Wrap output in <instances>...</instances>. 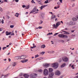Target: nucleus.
Instances as JSON below:
<instances>
[{"label": "nucleus", "mask_w": 78, "mask_h": 78, "mask_svg": "<svg viewBox=\"0 0 78 78\" xmlns=\"http://www.w3.org/2000/svg\"><path fill=\"white\" fill-rule=\"evenodd\" d=\"M38 11H39L38 9H37V8H36V7H34L32 11L30 12V14H31V13H33L34 12H35V13L36 14L38 12Z\"/></svg>", "instance_id": "nucleus-1"}, {"label": "nucleus", "mask_w": 78, "mask_h": 78, "mask_svg": "<svg viewBox=\"0 0 78 78\" xmlns=\"http://www.w3.org/2000/svg\"><path fill=\"white\" fill-rule=\"evenodd\" d=\"M51 66L53 68H56V69H57L59 66V63H54L52 64Z\"/></svg>", "instance_id": "nucleus-2"}, {"label": "nucleus", "mask_w": 78, "mask_h": 78, "mask_svg": "<svg viewBox=\"0 0 78 78\" xmlns=\"http://www.w3.org/2000/svg\"><path fill=\"white\" fill-rule=\"evenodd\" d=\"M61 25V22L58 21L56 25L55 24H54L52 26L54 28H57L59 25Z\"/></svg>", "instance_id": "nucleus-3"}, {"label": "nucleus", "mask_w": 78, "mask_h": 78, "mask_svg": "<svg viewBox=\"0 0 78 78\" xmlns=\"http://www.w3.org/2000/svg\"><path fill=\"white\" fill-rule=\"evenodd\" d=\"M44 75H48V72L47 69H44Z\"/></svg>", "instance_id": "nucleus-4"}, {"label": "nucleus", "mask_w": 78, "mask_h": 78, "mask_svg": "<svg viewBox=\"0 0 78 78\" xmlns=\"http://www.w3.org/2000/svg\"><path fill=\"white\" fill-rule=\"evenodd\" d=\"M62 59L64 62H68V58L66 56L63 57Z\"/></svg>", "instance_id": "nucleus-5"}, {"label": "nucleus", "mask_w": 78, "mask_h": 78, "mask_svg": "<svg viewBox=\"0 0 78 78\" xmlns=\"http://www.w3.org/2000/svg\"><path fill=\"white\" fill-rule=\"evenodd\" d=\"M50 66V63H45L43 65L44 67H45L46 68H47V67H49V66Z\"/></svg>", "instance_id": "nucleus-6"}, {"label": "nucleus", "mask_w": 78, "mask_h": 78, "mask_svg": "<svg viewBox=\"0 0 78 78\" xmlns=\"http://www.w3.org/2000/svg\"><path fill=\"white\" fill-rule=\"evenodd\" d=\"M36 76H37V74L34 73H32L30 75V76L31 78H34Z\"/></svg>", "instance_id": "nucleus-7"}, {"label": "nucleus", "mask_w": 78, "mask_h": 78, "mask_svg": "<svg viewBox=\"0 0 78 78\" xmlns=\"http://www.w3.org/2000/svg\"><path fill=\"white\" fill-rule=\"evenodd\" d=\"M60 74H61V73H60V72L58 70H57L55 72V75H56L59 76L60 75Z\"/></svg>", "instance_id": "nucleus-8"}, {"label": "nucleus", "mask_w": 78, "mask_h": 78, "mask_svg": "<svg viewBox=\"0 0 78 78\" xmlns=\"http://www.w3.org/2000/svg\"><path fill=\"white\" fill-rule=\"evenodd\" d=\"M26 58H27V57L26 56V55H22L21 56H20V59H25Z\"/></svg>", "instance_id": "nucleus-9"}, {"label": "nucleus", "mask_w": 78, "mask_h": 78, "mask_svg": "<svg viewBox=\"0 0 78 78\" xmlns=\"http://www.w3.org/2000/svg\"><path fill=\"white\" fill-rule=\"evenodd\" d=\"M56 17V16L55 15H52L51 16V20H53L54 19H55V18Z\"/></svg>", "instance_id": "nucleus-10"}, {"label": "nucleus", "mask_w": 78, "mask_h": 78, "mask_svg": "<svg viewBox=\"0 0 78 78\" xmlns=\"http://www.w3.org/2000/svg\"><path fill=\"white\" fill-rule=\"evenodd\" d=\"M17 64V63L16 62H13L11 64V66H12V67H15L16 66Z\"/></svg>", "instance_id": "nucleus-11"}, {"label": "nucleus", "mask_w": 78, "mask_h": 78, "mask_svg": "<svg viewBox=\"0 0 78 78\" xmlns=\"http://www.w3.org/2000/svg\"><path fill=\"white\" fill-rule=\"evenodd\" d=\"M58 36L59 37L64 38V34H59L58 35Z\"/></svg>", "instance_id": "nucleus-12"}, {"label": "nucleus", "mask_w": 78, "mask_h": 78, "mask_svg": "<svg viewBox=\"0 0 78 78\" xmlns=\"http://www.w3.org/2000/svg\"><path fill=\"white\" fill-rule=\"evenodd\" d=\"M28 61V59H24L23 60H22L21 61V62L22 63H24V62H27Z\"/></svg>", "instance_id": "nucleus-13"}, {"label": "nucleus", "mask_w": 78, "mask_h": 78, "mask_svg": "<svg viewBox=\"0 0 78 78\" xmlns=\"http://www.w3.org/2000/svg\"><path fill=\"white\" fill-rule=\"evenodd\" d=\"M29 76L27 74H25L23 75V76L25 78H28Z\"/></svg>", "instance_id": "nucleus-14"}, {"label": "nucleus", "mask_w": 78, "mask_h": 78, "mask_svg": "<svg viewBox=\"0 0 78 78\" xmlns=\"http://www.w3.org/2000/svg\"><path fill=\"white\" fill-rule=\"evenodd\" d=\"M11 33V32H9L8 31H6V36H8V35H10Z\"/></svg>", "instance_id": "nucleus-15"}, {"label": "nucleus", "mask_w": 78, "mask_h": 78, "mask_svg": "<svg viewBox=\"0 0 78 78\" xmlns=\"http://www.w3.org/2000/svg\"><path fill=\"white\" fill-rule=\"evenodd\" d=\"M47 6L46 5H42L41 7L40 8L41 10H42V9L43 8H45V7H46Z\"/></svg>", "instance_id": "nucleus-16"}, {"label": "nucleus", "mask_w": 78, "mask_h": 78, "mask_svg": "<svg viewBox=\"0 0 78 78\" xmlns=\"http://www.w3.org/2000/svg\"><path fill=\"white\" fill-rule=\"evenodd\" d=\"M46 47V46H45V44H43L41 46V48H45Z\"/></svg>", "instance_id": "nucleus-17"}, {"label": "nucleus", "mask_w": 78, "mask_h": 78, "mask_svg": "<svg viewBox=\"0 0 78 78\" xmlns=\"http://www.w3.org/2000/svg\"><path fill=\"white\" fill-rule=\"evenodd\" d=\"M53 69H49V73H51V72H53Z\"/></svg>", "instance_id": "nucleus-18"}, {"label": "nucleus", "mask_w": 78, "mask_h": 78, "mask_svg": "<svg viewBox=\"0 0 78 78\" xmlns=\"http://www.w3.org/2000/svg\"><path fill=\"white\" fill-rule=\"evenodd\" d=\"M70 24L71 25H74L75 24V22H70Z\"/></svg>", "instance_id": "nucleus-19"}, {"label": "nucleus", "mask_w": 78, "mask_h": 78, "mask_svg": "<svg viewBox=\"0 0 78 78\" xmlns=\"http://www.w3.org/2000/svg\"><path fill=\"white\" fill-rule=\"evenodd\" d=\"M15 59H20V56L16 57L15 58Z\"/></svg>", "instance_id": "nucleus-20"}, {"label": "nucleus", "mask_w": 78, "mask_h": 78, "mask_svg": "<svg viewBox=\"0 0 78 78\" xmlns=\"http://www.w3.org/2000/svg\"><path fill=\"white\" fill-rule=\"evenodd\" d=\"M20 14H18V13H16V14L15 15V16L16 17H19V16L20 15Z\"/></svg>", "instance_id": "nucleus-21"}, {"label": "nucleus", "mask_w": 78, "mask_h": 78, "mask_svg": "<svg viewBox=\"0 0 78 78\" xmlns=\"http://www.w3.org/2000/svg\"><path fill=\"white\" fill-rule=\"evenodd\" d=\"M66 65V63H63L61 66V67H65Z\"/></svg>", "instance_id": "nucleus-22"}, {"label": "nucleus", "mask_w": 78, "mask_h": 78, "mask_svg": "<svg viewBox=\"0 0 78 78\" xmlns=\"http://www.w3.org/2000/svg\"><path fill=\"white\" fill-rule=\"evenodd\" d=\"M6 76L5 75H2V76H1V78H5V77Z\"/></svg>", "instance_id": "nucleus-23"}, {"label": "nucleus", "mask_w": 78, "mask_h": 78, "mask_svg": "<svg viewBox=\"0 0 78 78\" xmlns=\"http://www.w3.org/2000/svg\"><path fill=\"white\" fill-rule=\"evenodd\" d=\"M64 34H69L70 33H69V32L66 31L65 33H64Z\"/></svg>", "instance_id": "nucleus-24"}, {"label": "nucleus", "mask_w": 78, "mask_h": 78, "mask_svg": "<svg viewBox=\"0 0 78 78\" xmlns=\"http://www.w3.org/2000/svg\"><path fill=\"white\" fill-rule=\"evenodd\" d=\"M49 75H51V76H52V77H53V76L54 75V73H51L49 74Z\"/></svg>", "instance_id": "nucleus-25"}, {"label": "nucleus", "mask_w": 78, "mask_h": 78, "mask_svg": "<svg viewBox=\"0 0 78 78\" xmlns=\"http://www.w3.org/2000/svg\"><path fill=\"white\" fill-rule=\"evenodd\" d=\"M73 21H76V20H77V19L75 18H73Z\"/></svg>", "instance_id": "nucleus-26"}, {"label": "nucleus", "mask_w": 78, "mask_h": 78, "mask_svg": "<svg viewBox=\"0 0 78 78\" xmlns=\"http://www.w3.org/2000/svg\"><path fill=\"white\" fill-rule=\"evenodd\" d=\"M51 74L49 75V77H48V78H53V77H52V76H51Z\"/></svg>", "instance_id": "nucleus-27"}, {"label": "nucleus", "mask_w": 78, "mask_h": 78, "mask_svg": "<svg viewBox=\"0 0 78 78\" xmlns=\"http://www.w3.org/2000/svg\"><path fill=\"white\" fill-rule=\"evenodd\" d=\"M30 8V6L28 5L26 7L25 9H28Z\"/></svg>", "instance_id": "nucleus-28"}, {"label": "nucleus", "mask_w": 78, "mask_h": 78, "mask_svg": "<svg viewBox=\"0 0 78 78\" xmlns=\"http://www.w3.org/2000/svg\"><path fill=\"white\" fill-rule=\"evenodd\" d=\"M53 33H49L48 34H47V36H48V35H50V34H52Z\"/></svg>", "instance_id": "nucleus-29"}, {"label": "nucleus", "mask_w": 78, "mask_h": 78, "mask_svg": "<svg viewBox=\"0 0 78 78\" xmlns=\"http://www.w3.org/2000/svg\"><path fill=\"white\" fill-rule=\"evenodd\" d=\"M14 25H12L10 26V28H14Z\"/></svg>", "instance_id": "nucleus-30"}, {"label": "nucleus", "mask_w": 78, "mask_h": 78, "mask_svg": "<svg viewBox=\"0 0 78 78\" xmlns=\"http://www.w3.org/2000/svg\"><path fill=\"white\" fill-rule=\"evenodd\" d=\"M20 76H23V73H20Z\"/></svg>", "instance_id": "nucleus-31"}, {"label": "nucleus", "mask_w": 78, "mask_h": 78, "mask_svg": "<svg viewBox=\"0 0 78 78\" xmlns=\"http://www.w3.org/2000/svg\"><path fill=\"white\" fill-rule=\"evenodd\" d=\"M38 72H42V69L38 70Z\"/></svg>", "instance_id": "nucleus-32"}, {"label": "nucleus", "mask_w": 78, "mask_h": 78, "mask_svg": "<svg viewBox=\"0 0 78 78\" xmlns=\"http://www.w3.org/2000/svg\"><path fill=\"white\" fill-rule=\"evenodd\" d=\"M64 36V37H66V38H67L68 37H67V36L65 35H63Z\"/></svg>", "instance_id": "nucleus-33"}, {"label": "nucleus", "mask_w": 78, "mask_h": 78, "mask_svg": "<svg viewBox=\"0 0 78 78\" xmlns=\"http://www.w3.org/2000/svg\"><path fill=\"white\" fill-rule=\"evenodd\" d=\"M0 11H1V12H2V11H3V9H2V8L0 7Z\"/></svg>", "instance_id": "nucleus-34"}, {"label": "nucleus", "mask_w": 78, "mask_h": 78, "mask_svg": "<svg viewBox=\"0 0 78 78\" xmlns=\"http://www.w3.org/2000/svg\"><path fill=\"white\" fill-rule=\"evenodd\" d=\"M75 66V65H73L72 66H71V67L73 68V69H74V67Z\"/></svg>", "instance_id": "nucleus-35"}, {"label": "nucleus", "mask_w": 78, "mask_h": 78, "mask_svg": "<svg viewBox=\"0 0 78 78\" xmlns=\"http://www.w3.org/2000/svg\"><path fill=\"white\" fill-rule=\"evenodd\" d=\"M31 2L33 3H36L34 2V0H32Z\"/></svg>", "instance_id": "nucleus-36"}, {"label": "nucleus", "mask_w": 78, "mask_h": 78, "mask_svg": "<svg viewBox=\"0 0 78 78\" xmlns=\"http://www.w3.org/2000/svg\"><path fill=\"white\" fill-rule=\"evenodd\" d=\"M48 0H47L45 1V3H46V4L48 3Z\"/></svg>", "instance_id": "nucleus-37"}, {"label": "nucleus", "mask_w": 78, "mask_h": 78, "mask_svg": "<svg viewBox=\"0 0 78 78\" xmlns=\"http://www.w3.org/2000/svg\"><path fill=\"white\" fill-rule=\"evenodd\" d=\"M40 22L41 23H40L39 24H42V23H43V21L41 20L40 21Z\"/></svg>", "instance_id": "nucleus-38"}, {"label": "nucleus", "mask_w": 78, "mask_h": 78, "mask_svg": "<svg viewBox=\"0 0 78 78\" xmlns=\"http://www.w3.org/2000/svg\"><path fill=\"white\" fill-rule=\"evenodd\" d=\"M58 34V33H56L55 34H54V35L55 36H56V35Z\"/></svg>", "instance_id": "nucleus-39"}, {"label": "nucleus", "mask_w": 78, "mask_h": 78, "mask_svg": "<svg viewBox=\"0 0 78 78\" xmlns=\"http://www.w3.org/2000/svg\"><path fill=\"white\" fill-rule=\"evenodd\" d=\"M11 36H14V33H12H12H11L10 34Z\"/></svg>", "instance_id": "nucleus-40"}, {"label": "nucleus", "mask_w": 78, "mask_h": 78, "mask_svg": "<svg viewBox=\"0 0 78 78\" xmlns=\"http://www.w3.org/2000/svg\"><path fill=\"white\" fill-rule=\"evenodd\" d=\"M39 56V55H35V58H36L37 57H38Z\"/></svg>", "instance_id": "nucleus-41"}, {"label": "nucleus", "mask_w": 78, "mask_h": 78, "mask_svg": "<svg viewBox=\"0 0 78 78\" xmlns=\"http://www.w3.org/2000/svg\"><path fill=\"white\" fill-rule=\"evenodd\" d=\"M3 30V29L2 28H0V31H2Z\"/></svg>", "instance_id": "nucleus-42"}, {"label": "nucleus", "mask_w": 78, "mask_h": 78, "mask_svg": "<svg viewBox=\"0 0 78 78\" xmlns=\"http://www.w3.org/2000/svg\"><path fill=\"white\" fill-rule=\"evenodd\" d=\"M61 42H62V43H64V41L63 40H62L61 41Z\"/></svg>", "instance_id": "nucleus-43"}, {"label": "nucleus", "mask_w": 78, "mask_h": 78, "mask_svg": "<svg viewBox=\"0 0 78 78\" xmlns=\"http://www.w3.org/2000/svg\"><path fill=\"white\" fill-rule=\"evenodd\" d=\"M5 48H6V47H3L2 48L3 50H5Z\"/></svg>", "instance_id": "nucleus-44"}, {"label": "nucleus", "mask_w": 78, "mask_h": 78, "mask_svg": "<svg viewBox=\"0 0 78 78\" xmlns=\"http://www.w3.org/2000/svg\"><path fill=\"white\" fill-rule=\"evenodd\" d=\"M23 8H26V6L25 5H23Z\"/></svg>", "instance_id": "nucleus-45"}, {"label": "nucleus", "mask_w": 78, "mask_h": 78, "mask_svg": "<svg viewBox=\"0 0 78 78\" xmlns=\"http://www.w3.org/2000/svg\"><path fill=\"white\" fill-rule=\"evenodd\" d=\"M41 54H44L45 53V52L42 51L41 52Z\"/></svg>", "instance_id": "nucleus-46"}, {"label": "nucleus", "mask_w": 78, "mask_h": 78, "mask_svg": "<svg viewBox=\"0 0 78 78\" xmlns=\"http://www.w3.org/2000/svg\"><path fill=\"white\" fill-rule=\"evenodd\" d=\"M61 3H62V0H59Z\"/></svg>", "instance_id": "nucleus-47"}, {"label": "nucleus", "mask_w": 78, "mask_h": 78, "mask_svg": "<svg viewBox=\"0 0 78 78\" xmlns=\"http://www.w3.org/2000/svg\"><path fill=\"white\" fill-rule=\"evenodd\" d=\"M16 2H19V0H15Z\"/></svg>", "instance_id": "nucleus-48"}, {"label": "nucleus", "mask_w": 78, "mask_h": 78, "mask_svg": "<svg viewBox=\"0 0 78 78\" xmlns=\"http://www.w3.org/2000/svg\"><path fill=\"white\" fill-rule=\"evenodd\" d=\"M8 60L9 62H10V61H11V59H10V58H8Z\"/></svg>", "instance_id": "nucleus-49"}, {"label": "nucleus", "mask_w": 78, "mask_h": 78, "mask_svg": "<svg viewBox=\"0 0 78 78\" xmlns=\"http://www.w3.org/2000/svg\"><path fill=\"white\" fill-rule=\"evenodd\" d=\"M37 29H39V28L38 27H36L35 28V29L36 30H37Z\"/></svg>", "instance_id": "nucleus-50"}, {"label": "nucleus", "mask_w": 78, "mask_h": 78, "mask_svg": "<svg viewBox=\"0 0 78 78\" xmlns=\"http://www.w3.org/2000/svg\"><path fill=\"white\" fill-rule=\"evenodd\" d=\"M57 4H58V5H60V2H58L57 3Z\"/></svg>", "instance_id": "nucleus-51"}, {"label": "nucleus", "mask_w": 78, "mask_h": 78, "mask_svg": "<svg viewBox=\"0 0 78 78\" xmlns=\"http://www.w3.org/2000/svg\"><path fill=\"white\" fill-rule=\"evenodd\" d=\"M54 9H57V7H54Z\"/></svg>", "instance_id": "nucleus-52"}, {"label": "nucleus", "mask_w": 78, "mask_h": 78, "mask_svg": "<svg viewBox=\"0 0 78 78\" xmlns=\"http://www.w3.org/2000/svg\"><path fill=\"white\" fill-rule=\"evenodd\" d=\"M49 13L50 14H51L52 15H53V13L52 12H49Z\"/></svg>", "instance_id": "nucleus-53"}, {"label": "nucleus", "mask_w": 78, "mask_h": 78, "mask_svg": "<svg viewBox=\"0 0 78 78\" xmlns=\"http://www.w3.org/2000/svg\"><path fill=\"white\" fill-rule=\"evenodd\" d=\"M38 28H39V29H41V28H42V27H38Z\"/></svg>", "instance_id": "nucleus-54"}, {"label": "nucleus", "mask_w": 78, "mask_h": 78, "mask_svg": "<svg viewBox=\"0 0 78 78\" xmlns=\"http://www.w3.org/2000/svg\"><path fill=\"white\" fill-rule=\"evenodd\" d=\"M7 19H9V16H7Z\"/></svg>", "instance_id": "nucleus-55"}, {"label": "nucleus", "mask_w": 78, "mask_h": 78, "mask_svg": "<svg viewBox=\"0 0 78 78\" xmlns=\"http://www.w3.org/2000/svg\"><path fill=\"white\" fill-rule=\"evenodd\" d=\"M59 8V6L58 5L57 6V8L58 9Z\"/></svg>", "instance_id": "nucleus-56"}, {"label": "nucleus", "mask_w": 78, "mask_h": 78, "mask_svg": "<svg viewBox=\"0 0 78 78\" xmlns=\"http://www.w3.org/2000/svg\"><path fill=\"white\" fill-rule=\"evenodd\" d=\"M34 48V47L33 46V47H31L30 48Z\"/></svg>", "instance_id": "nucleus-57"}, {"label": "nucleus", "mask_w": 78, "mask_h": 78, "mask_svg": "<svg viewBox=\"0 0 78 78\" xmlns=\"http://www.w3.org/2000/svg\"><path fill=\"white\" fill-rule=\"evenodd\" d=\"M2 23H3L4 22H3V20H2Z\"/></svg>", "instance_id": "nucleus-58"}, {"label": "nucleus", "mask_w": 78, "mask_h": 78, "mask_svg": "<svg viewBox=\"0 0 78 78\" xmlns=\"http://www.w3.org/2000/svg\"><path fill=\"white\" fill-rule=\"evenodd\" d=\"M10 54V52L8 54H7V55H9V54Z\"/></svg>", "instance_id": "nucleus-59"}, {"label": "nucleus", "mask_w": 78, "mask_h": 78, "mask_svg": "<svg viewBox=\"0 0 78 78\" xmlns=\"http://www.w3.org/2000/svg\"><path fill=\"white\" fill-rule=\"evenodd\" d=\"M71 66H72V64H70L69 65V67H71Z\"/></svg>", "instance_id": "nucleus-60"}, {"label": "nucleus", "mask_w": 78, "mask_h": 78, "mask_svg": "<svg viewBox=\"0 0 78 78\" xmlns=\"http://www.w3.org/2000/svg\"><path fill=\"white\" fill-rule=\"evenodd\" d=\"M9 45H7L6 46V47H9Z\"/></svg>", "instance_id": "nucleus-61"}, {"label": "nucleus", "mask_w": 78, "mask_h": 78, "mask_svg": "<svg viewBox=\"0 0 78 78\" xmlns=\"http://www.w3.org/2000/svg\"><path fill=\"white\" fill-rule=\"evenodd\" d=\"M72 33H73L74 32V30H71Z\"/></svg>", "instance_id": "nucleus-62"}, {"label": "nucleus", "mask_w": 78, "mask_h": 78, "mask_svg": "<svg viewBox=\"0 0 78 78\" xmlns=\"http://www.w3.org/2000/svg\"><path fill=\"white\" fill-rule=\"evenodd\" d=\"M76 18H77V19H78V16H76Z\"/></svg>", "instance_id": "nucleus-63"}, {"label": "nucleus", "mask_w": 78, "mask_h": 78, "mask_svg": "<svg viewBox=\"0 0 78 78\" xmlns=\"http://www.w3.org/2000/svg\"><path fill=\"white\" fill-rule=\"evenodd\" d=\"M61 23H62V24H63V22H62V21H61Z\"/></svg>", "instance_id": "nucleus-64"}]
</instances>
